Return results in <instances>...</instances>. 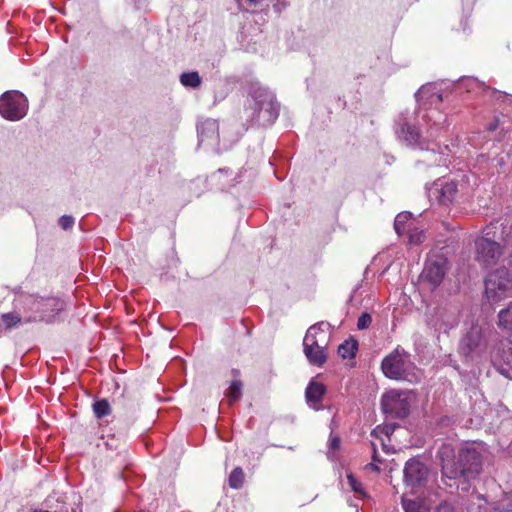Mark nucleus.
I'll return each instance as SVG.
<instances>
[{"label":"nucleus","instance_id":"nucleus-1","mask_svg":"<svg viewBox=\"0 0 512 512\" xmlns=\"http://www.w3.org/2000/svg\"><path fill=\"white\" fill-rule=\"evenodd\" d=\"M441 481L449 487H458V481L469 482L476 479L482 471L483 459L479 451L466 445L455 452L450 443H443L437 453Z\"/></svg>","mask_w":512,"mask_h":512},{"label":"nucleus","instance_id":"nucleus-2","mask_svg":"<svg viewBox=\"0 0 512 512\" xmlns=\"http://www.w3.org/2000/svg\"><path fill=\"white\" fill-rule=\"evenodd\" d=\"M248 106L244 108L242 118L244 125L262 120L263 124H271L279 115V104L274 94L259 82H251L248 86Z\"/></svg>","mask_w":512,"mask_h":512},{"label":"nucleus","instance_id":"nucleus-3","mask_svg":"<svg viewBox=\"0 0 512 512\" xmlns=\"http://www.w3.org/2000/svg\"><path fill=\"white\" fill-rule=\"evenodd\" d=\"M24 310L29 313L23 318L25 323L35 321L51 322L55 315L63 310L64 302L55 297L42 298L27 295L22 299Z\"/></svg>","mask_w":512,"mask_h":512},{"label":"nucleus","instance_id":"nucleus-4","mask_svg":"<svg viewBox=\"0 0 512 512\" xmlns=\"http://www.w3.org/2000/svg\"><path fill=\"white\" fill-rule=\"evenodd\" d=\"M381 369L387 378L393 380H405L411 383L419 381V376L415 372L416 368L411 362L409 354L403 349L397 348L386 356L382 360Z\"/></svg>","mask_w":512,"mask_h":512},{"label":"nucleus","instance_id":"nucleus-5","mask_svg":"<svg viewBox=\"0 0 512 512\" xmlns=\"http://www.w3.org/2000/svg\"><path fill=\"white\" fill-rule=\"evenodd\" d=\"M322 325L323 322L310 326L303 339V352L308 362L317 367H322L328 358L326 349L329 337L322 330Z\"/></svg>","mask_w":512,"mask_h":512},{"label":"nucleus","instance_id":"nucleus-6","mask_svg":"<svg viewBox=\"0 0 512 512\" xmlns=\"http://www.w3.org/2000/svg\"><path fill=\"white\" fill-rule=\"evenodd\" d=\"M28 112V100L19 91L11 90L0 96V115L9 121H18Z\"/></svg>","mask_w":512,"mask_h":512},{"label":"nucleus","instance_id":"nucleus-7","mask_svg":"<svg viewBox=\"0 0 512 512\" xmlns=\"http://www.w3.org/2000/svg\"><path fill=\"white\" fill-rule=\"evenodd\" d=\"M511 288L508 270L504 267L490 272L485 279V294L489 301L498 302Z\"/></svg>","mask_w":512,"mask_h":512},{"label":"nucleus","instance_id":"nucleus-8","mask_svg":"<svg viewBox=\"0 0 512 512\" xmlns=\"http://www.w3.org/2000/svg\"><path fill=\"white\" fill-rule=\"evenodd\" d=\"M430 476L428 466L419 458H410L403 468V482L406 487L418 490L426 486Z\"/></svg>","mask_w":512,"mask_h":512},{"label":"nucleus","instance_id":"nucleus-9","mask_svg":"<svg viewBox=\"0 0 512 512\" xmlns=\"http://www.w3.org/2000/svg\"><path fill=\"white\" fill-rule=\"evenodd\" d=\"M381 409L392 418H405L410 412V403L405 393L398 390H389L382 395Z\"/></svg>","mask_w":512,"mask_h":512},{"label":"nucleus","instance_id":"nucleus-10","mask_svg":"<svg viewBox=\"0 0 512 512\" xmlns=\"http://www.w3.org/2000/svg\"><path fill=\"white\" fill-rule=\"evenodd\" d=\"M475 252L476 261L484 266L495 265L503 254L500 244L487 237H479L475 240Z\"/></svg>","mask_w":512,"mask_h":512},{"label":"nucleus","instance_id":"nucleus-11","mask_svg":"<svg viewBox=\"0 0 512 512\" xmlns=\"http://www.w3.org/2000/svg\"><path fill=\"white\" fill-rule=\"evenodd\" d=\"M446 261L444 258L434 256L428 258L422 271V280L429 283L432 289L437 288L446 274Z\"/></svg>","mask_w":512,"mask_h":512},{"label":"nucleus","instance_id":"nucleus-12","mask_svg":"<svg viewBox=\"0 0 512 512\" xmlns=\"http://www.w3.org/2000/svg\"><path fill=\"white\" fill-rule=\"evenodd\" d=\"M486 347V341L482 334V329L478 325L470 328L460 343V352L465 357H472L479 354Z\"/></svg>","mask_w":512,"mask_h":512},{"label":"nucleus","instance_id":"nucleus-13","mask_svg":"<svg viewBox=\"0 0 512 512\" xmlns=\"http://www.w3.org/2000/svg\"><path fill=\"white\" fill-rule=\"evenodd\" d=\"M395 133L399 140L408 146L420 145L421 133L408 117L401 113L395 123Z\"/></svg>","mask_w":512,"mask_h":512},{"label":"nucleus","instance_id":"nucleus-14","mask_svg":"<svg viewBox=\"0 0 512 512\" xmlns=\"http://www.w3.org/2000/svg\"><path fill=\"white\" fill-rule=\"evenodd\" d=\"M197 130L199 144L214 147L220 153L219 123L214 119H206L198 125Z\"/></svg>","mask_w":512,"mask_h":512},{"label":"nucleus","instance_id":"nucleus-15","mask_svg":"<svg viewBox=\"0 0 512 512\" xmlns=\"http://www.w3.org/2000/svg\"><path fill=\"white\" fill-rule=\"evenodd\" d=\"M325 392L326 387L324 384L311 380L305 390L307 403L311 407L318 409L317 405L322 401Z\"/></svg>","mask_w":512,"mask_h":512},{"label":"nucleus","instance_id":"nucleus-16","mask_svg":"<svg viewBox=\"0 0 512 512\" xmlns=\"http://www.w3.org/2000/svg\"><path fill=\"white\" fill-rule=\"evenodd\" d=\"M436 322L445 328L453 327L457 324V312L451 306H439L435 311Z\"/></svg>","mask_w":512,"mask_h":512},{"label":"nucleus","instance_id":"nucleus-17","mask_svg":"<svg viewBox=\"0 0 512 512\" xmlns=\"http://www.w3.org/2000/svg\"><path fill=\"white\" fill-rule=\"evenodd\" d=\"M439 191V202L443 205L451 203L457 193V184L453 181L445 182L440 185Z\"/></svg>","mask_w":512,"mask_h":512},{"label":"nucleus","instance_id":"nucleus-18","mask_svg":"<svg viewBox=\"0 0 512 512\" xmlns=\"http://www.w3.org/2000/svg\"><path fill=\"white\" fill-rule=\"evenodd\" d=\"M401 504L405 512H430L428 503L420 498L407 499L402 497Z\"/></svg>","mask_w":512,"mask_h":512},{"label":"nucleus","instance_id":"nucleus-19","mask_svg":"<svg viewBox=\"0 0 512 512\" xmlns=\"http://www.w3.org/2000/svg\"><path fill=\"white\" fill-rule=\"evenodd\" d=\"M179 81L184 87L191 89L199 88L202 83V79L196 71L183 72L179 77Z\"/></svg>","mask_w":512,"mask_h":512},{"label":"nucleus","instance_id":"nucleus-20","mask_svg":"<svg viewBox=\"0 0 512 512\" xmlns=\"http://www.w3.org/2000/svg\"><path fill=\"white\" fill-rule=\"evenodd\" d=\"M358 349V342L355 339H348L345 340L342 344L338 347V354L341 358L347 359V358H353L356 354V351Z\"/></svg>","mask_w":512,"mask_h":512},{"label":"nucleus","instance_id":"nucleus-21","mask_svg":"<svg viewBox=\"0 0 512 512\" xmlns=\"http://www.w3.org/2000/svg\"><path fill=\"white\" fill-rule=\"evenodd\" d=\"M22 318L17 313H5L0 316V333L21 323Z\"/></svg>","mask_w":512,"mask_h":512},{"label":"nucleus","instance_id":"nucleus-22","mask_svg":"<svg viewBox=\"0 0 512 512\" xmlns=\"http://www.w3.org/2000/svg\"><path fill=\"white\" fill-rule=\"evenodd\" d=\"M498 325L506 330H512V302L498 314Z\"/></svg>","mask_w":512,"mask_h":512},{"label":"nucleus","instance_id":"nucleus-23","mask_svg":"<svg viewBox=\"0 0 512 512\" xmlns=\"http://www.w3.org/2000/svg\"><path fill=\"white\" fill-rule=\"evenodd\" d=\"M243 383L240 380H233L229 386L226 396L229 398V403L236 402L242 395Z\"/></svg>","mask_w":512,"mask_h":512},{"label":"nucleus","instance_id":"nucleus-24","mask_svg":"<svg viewBox=\"0 0 512 512\" xmlns=\"http://www.w3.org/2000/svg\"><path fill=\"white\" fill-rule=\"evenodd\" d=\"M93 412L97 418H103L111 413V406L106 399H100L94 402Z\"/></svg>","mask_w":512,"mask_h":512},{"label":"nucleus","instance_id":"nucleus-25","mask_svg":"<svg viewBox=\"0 0 512 512\" xmlns=\"http://www.w3.org/2000/svg\"><path fill=\"white\" fill-rule=\"evenodd\" d=\"M245 479V474L240 467L235 468L229 476V486L234 489L242 487Z\"/></svg>","mask_w":512,"mask_h":512},{"label":"nucleus","instance_id":"nucleus-26","mask_svg":"<svg viewBox=\"0 0 512 512\" xmlns=\"http://www.w3.org/2000/svg\"><path fill=\"white\" fill-rule=\"evenodd\" d=\"M410 218L411 213L409 212H402L396 216L394 221V229L398 235H401L405 231L406 224L408 223Z\"/></svg>","mask_w":512,"mask_h":512},{"label":"nucleus","instance_id":"nucleus-27","mask_svg":"<svg viewBox=\"0 0 512 512\" xmlns=\"http://www.w3.org/2000/svg\"><path fill=\"white\" fill-rule=\"evenodd\" d=\"M425 236L423 231L417 229L408 230V240L411 244H420L424 240Z\"/></svg>","mask_w":512,"mask_h":512},{"label":"nucleus","instance_id":"nucleus-28","mask_svg":"<svg viewBox=\"0 0 512 512\" xmlns=\"http://www.w3.org/2000/svg\"><path fill=\"white\" fill-rule=\"evenodd\" d=\"M372 323V317L369 313H363L358 318L357 327L359 330L367 329Z\"/></svg>","mask_w":512,"mask_h":512},{"label":"nucleus","instance_id":"nucleus-29","mask_svg":"<svg viewBox=\"0 0 512 512\" xmlns=\"http://www.w3.org/2000/svg\"><path fill=\"white\" fill-rule=\"evenodd\" d=\"M347 480H348V483H349L350 487L352 488V490L354 492H357V493H361L362 492L361 483L355 478L354 475L348 474L347 475Z\"/></svg>","mask_w":512,"mask_h":512},{"label":"nucleus","instance_id":"nucleus-30","mask_svg":"<svg viewBox=\"0 0 512 512\" xmlns=\"http://www.w3.org/2000/svg\"><path fill=\"white\" fill-rule=\"evenodd\" d=\"M74 224V219L71 216L64 215L59 219V225L64 229L67 230L71 228Z\"/></svg>","mask_w":512,"mask_h":512},{"label":"nucleus","instance_id":"nucleus-31","mask_svg":"<svg viewBox=\"0 0 512 512\" xmlns=\"http://www.w3.org/2000/svg\"><path fill=\"white\" fill-rule=\"evenodd\" d=\"M433 512H455L454 508L451 504L447 503L446 501L441 502Z\"/></svg>","mask_w":512,"mask_h":512},{"label":"nucleus","instance_id":"nucleus-32","mask_svg":"<svg viewBox=\"0 0 512 512\" xmlns=\"http://www.w3.org/2000/svg\"><path fill=\"white\" fill-rule=\"evenodd\" d=\"M429 92V88L426 86H422L416 93H415V99L420 104L421 99L424 95H426Z\"/></svg>","mask_w":512,"mask_h":512},{"label":"nucleus","instance_id":"nucleus-33","mask_svg":"<svg viewBox=\"0 0 512 512\" xmlns=\"http://www.w3.org/2000/svg\"><path fill=\"white\" fill-rule=\"evenodd\" d=\"M511 346L504 351V361L512 368V342L510 343Z\"/></svg>","mask_w":512,"mask_h":512},{"label":"nucleus","instance_id":"nucleus-34","mask_svg":"<svg viewBox=\"0 0 512 512\" xmlns=\"http://www.w3.org/2000/svg\"><path fill=\"white\" fill-rule=\"evenodd\" d=\"M499 125H500V118L498 116H496L494 118L493 122H491L488 125L487 129H488V131L493 132L499 127Z\"/></svg>","mask_w":512,"mask_h":512},{"label":"nucleus","instance_id":"nucleus-35","mask_svg":"<svg viewBox=\"0 0 512 512\" xmlns=\"http://www.w3.org/2000/svg\"><path fill=\"white\" fill-rule=\"evenodd\" d=\"M340 447V439L338 437H334L330 440V448L332 450H337Z\"/></svg>","mask_w":512,"mask_h":512},{"label":"nucleus","instance_id":"nucleus-36","mask_svg":"<svg viewBox=\"0 0 512 512\" xmlns=\"http://www.w3.org/2000/svg\"><path fill=\"white\" fill-rule=\"evenodd\" d=\"M368 467L370 469H372V470H375V471H379L380 470V468L376 464H374V463L368 464Z\"/></svg>","mask_w":512,"mask_h":512},{"label":"nucleus","instance_id":"nucleus-37","mask_svg":"<svg viewBox=\"0 0 512 512\" xmlns=\"http://www.w3.org/2000/svg\"><path fill=\"white\" fill-rule=\"evenodd\" d=\"M373 460H374V461H378V462H380V459H379V457H378V455H377V452H376V449H375V448H374V452H373Z\"/></svg>","mask_w":512,"mask_h":512},{"label":"nucleus","instance_id":"nucleus-38","mask_svg":"<svg viewBox=\"0 0 512 512\" xmlns=\"http://www.w3.org/2000/svg\"><path fill=\"white\" fill-rule=\"evenodd\" d=\"M492 512H512V510L496 508Z\"/></svg>","mask_w":512,"mask_h":512}]
</instances>
